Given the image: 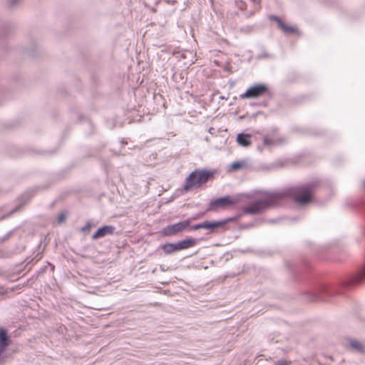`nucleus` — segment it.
I'll list each match as a JSON object with an SVG mask.
<instances>
[{"label":"nucleus","mask_w":365,"mask_h":365,"mask_svg":"<svg viewBox=\"0 0 365 365\" xmlns=\"http://www.w3.org/2000/svg\"><path fill=\"white\" fill-rule=\"evenodd\" d=\"M286 197L282 192H259L256 195V200L251 205L243 207L245 214L256 215L267 209L279 205Z\"/></svg>","instance_id":"nucleus-1"},{"label":"nucleus","mask_w":365,"mask_h":365,"mask_svg":"<svg viewBox=\"0 0 365 365\" xmlns=\"http://www.w3.org/2000/svg\"><path fill=\"white\" fill-rule=\"evenodd\" d=\"M215 171L207 169H195L190 173L185 180L183 191L187 192L198 189L214 178Z\"/></svg>","instance_id":"nucleus-2"},{"label":"nucleus","mask_w":365,"mask_h":365,"mask_svg":"<svg viewBox=\"0 0 365 365\" xmlns=\"http://www.w3.org/2000/svg\"><path fill=\"white\" fill-rule=\"evenodd\" d=\"M240 201L237 196L225 195L210 200L207 206V211L217 212L234 207Z\"/></svg>","instance_id":"nucleus-3"},{"label":"nucleus","mask_w":365,"mask_h":365,"mask_svg":"<svg viewBox=\"0 0 365 365\" xmlns=\"http://www.w3.org/2000/svg\"><path fill=\"white\" fill-rule=\"evenodd\" d=\"M270 94L269 87L264 83L255 84L240 96L241 99H255Z\"/></svg>","instance_id":"nucleus-4"},{"label":"nucleus","mask_w":365,"mask_h":365,"mask_svg":"<svg viewBox=\"0 0 365 365\" xmlns=\"http://www.w3.org/2000/svg\"><path fill=\"white\" fill-rule=\"evenodd\" d=\"M313 190L310 185H304L295 187L292 190V195L294 200L299 204L308 203L312 200Z\"/></svg>","instance_id":"nucleus-5"},{"label":"nucleus","mask_w":365,"mask_h":365,"mask_svg":"<svg viewBox=\"0 0 365 365\" xmlns=\"http://www.w3.org/2000/svg\"><path fill=\"white\" fill-rule=\"evenodd\" d=\"M190 225V220H185L173 225H168L163 229L162 233L165 236L175 235L186 230Z\"/></svg>","instance_id":"nucleus-6"},{"label":"nucleus","mask_w":365,"mask_h":365,"mask_svg":"<svg viewBox=\"0 0 365 365\" xmlns=\"http://www.w3.org/2000/svg\"><path fill=\"white\" fill-rule=\"evenodd\" d=\"M240 216L231 217L226 219H224L220 221H214V222H205V229L208 230H215L217 228H222L227 224L231 222H235L237 220Z\"/></svg>","instance_id":"nucleus-7"},{"label":"nucleus","mask_w":365,"mask_h":365,"mask_svg":"<svg viewBox=\"0 0 365 365\" xmlns=\"http://www.w3.org/2000/svg\"><path fill=\"white\" fill-rule=\"evenodd\" d=\"M115 227L111 225H106L100 227L92 236L93 240H97L107 235H113L115 232Z\"/></svg>","instance_id":"nucleus-8"},{"label":"nucleus","mask_w":365,"mask_h":365,"mask_svg":"<svg viewBox=\"0 0 365 365\" xmlns=\"http://www.w3.org/2000/svg\"><path fill=\"white\" fill-rule=\"evenodd\" d=\"M272 20L275 21L277 23L279 28L285 34H291L295 32V29L286 23H284L281 19L277 16H272Z\"/></svg>","instance_id":"nucleus-9"},{"label":"nucleus","mask_w":365,"mask_h":365,"mask_svg":"<svg viewBox=\"0 0 365 365\" xmlns=\"http://www.w3.org/2000/svg\"><path fill=\"white\" fill-rule=\"evenodd\" d=\"M176 244L178 250L180 251L194 247L197 244V240L193 238H188L179 241Z\"/></svg>","instance_id":"nucleus-10"},{"label":"nucleus","mask_w":365,"mask_h":365,"mask_svg":"<svg viewBox=\"0 0 365 365\" xmlns=\"http://www.w3.org/2000/svg\"><path fill=\"white\" fill-rule=\"evenodd\" d=\"M251 135L250 134H245V133H240L237 136V142L239 145L247 147L251 145Z\"/></svg>","instance_id":"nucleus-11"},{"label":"nucleus","mask_w":365,"mask_h":365,"mask_svg":"<svg viewBox=\"0 0 365 365\" xmlns=\"http://www.w3.org/2000/svg\"><path fill=\"white\" fill-rule=\"evenodd\" d=\"M283 142L284 139L282 138H272L267 135L263 138V143L266 146L272 147L282 143Z\"/></svg>","instance_id":"nucleus-12"},{"label":"nucleus","mask_w":365,"mask_h":365,"mask_svg":"<svg viewBox=\"0 0 365 365\" xmlns=\"http://www.w3.org/2000/svg\"><path fill=\"white\" fill-rule=\"evenodd\" d=\"M247 165L246 160L235 161L229 165L227 171L235 172L245 168Z\"/></svg>","instance_id":"nucleus-13"},{"label":"nucleus","mask_w":365,"mask_h":365,"mask_svg":"<svg viewBox=\"0 0 365 365\" xmlns=\"http://www.w3.org/2000/svg\"><path fill=\"white\" fill-rule=\"evenodd\" d=\"M165 255H171L174 252H178L176 243H166L161 246Z\"/></svg>","instance_id":"nucleus-14"},{"label":"nucleus","mask_w":365,"mask_h":365,"mask_svg":"<svg viewBox=\"0 0 365 365\" xmlns=\"http://www.w3.org/2000/svg\"><path fill=\"white\" fill-rule=\"evenodd\" d=\"M0 345L6 346L8 345V336L6 331L4 329H0Z\"/></svg>","instance_id":"nucleus-15"},{"label":"nucleus","mask_w":365,"mask_h":365,"mask_svg":"<svg viewBox=\"0 0 365 365\" xmlns=\"http://www.w3.org/2000/svg\"><path fill=\"white\" fill-rule=\"evenodd\" d=\"M350 346L358 351L363 352L364 351V346L362 343L356 340H353L350 342Z\"/></svg>","instance_id":"nucleus-16"},{"label":"nucleus","mask_w":365,"mask_h":365,"mask_svg":"<svg viewBox=\"0 0 365 365\" xmlns=\"http://www.w3.org/2000/svg\"><path fill=\"white\" fill-rule=\"evenodd\" d=\"M92 225L90 222H88L84 227L81 228L83 232H88L91 229Z\"/></svg>","instance_id":"nucleus-17"},{"label":"nucleus","mask_w":365,"mask_h":365,"mask_svg":"<svg viewBox=\"0 0 365 365\" xmlns=\"http://www.w3.org/2000/svg\"><path fill=\"white\" fill-rule=\"evenodd\" d=\"M200 229H205V222L197 224V225H195L192 227V230H200Z\"/></svg>","instance_id":"nucleus-18"},{"label":"nucleus","mask_w":365,"mask_h":365,"mask_svg":"<svg viewBox=\"0 0 365 365\" xmlns=\"http://www.w3.org/2000/svg\"><path fill=\"white\" fill-rule=\"evenodd\" d=\"M66 215L65 214H63V213L61 214L58 217V222L59 223H62L66 220Z\"/></svg>","instance_id":"nucleus-19"},{"label":"nucleus","mask_w":365,"mask_h":365,"mask_svg":"<svg viewBox=\"0 0 365 365\" xmlns=\"http://www.w3.org/2000/svg\"><path fill=\"white\" fill-rule=\"evenodd\" d=\"M252 2L255 4V6H257V9H259L261 0H252Z\"/></svg>","instance_id":"nucleus-20"},{"label":"nucleus","mask_w":365,"mask_h":365,"mask_svg":"<svg viewBox=\"0 0 365 365\" xmlns=\"http://www.w3.org/2000/svg\"><path fill=\"white\" fill-rule=\"evenodd\" d=\"M360 275H361V277L359 279V280H361L362 278L365 277V266H364V268L361 270Z\"/></svg>","instance_id":"nucleus-21"},{"label":"nucleus","mask_w":365,"mask_h":365,"mask_svg":"<svg viewBox=\"0 0 365 365\" xmlns=\"http://www.w3.org/2000/svg\"><path fill=\"white\" fill-rule=\"evenodd\" d=\"M213 130H214V128H210L209 129V133H210V134H213Z\"/></svg>","instance_id":"nucleus-22"},{"label":"nucleus","mask_w":365,"mask_h":365,"mask_svg":"<svg viewBox=\"0 0 365 365\" xmlns=\"http://www.w3.org/2000/svg\"><path fill=\"white\" fill-rule=\"evenodd\" d=\"M364 185L365 186V180H364Z\"/></svg>","instance_id":"nucleus-23"}]
</instances>
